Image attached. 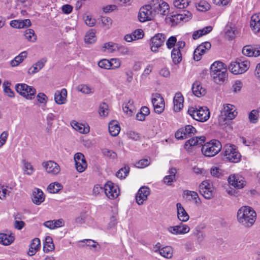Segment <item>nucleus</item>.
I'll list each match as a JSON object with an SVG mask.
<instances>
[{
	"instance_id": "4468645a",
	"label": "nucleus",
	"mask_w": 260,
	"mask_h": 260,
	"mask_svg": "<svg viewBox=\"0 0 260 260\" xmlns=\"http://www.w3.org/2000/svg\"><path fill=\"white\" fill-rule=\"evenodd\" d=\"M74 159L77 171L79 173L83 172L87 167L84 155L82 153L78 152L74 155Z\"/></svg>"
},
{
	"instance_id": "7ed1b4c3",
	"label": "nucleus",
	"mask_w": 260,
	"mask_h": 260,
	"mask_svg": "<svg viewBox=\"0 0 260 260\" xmlns=\"http://www.w3.org/2000/svg\"><path fill=\"white\" fill-rule=\"evenodd\" d=\"M222 148L221 143L216 140H212L205 143L202 147V154L206 157H213L218 154Z\"/></svg>"
},
{
	"instance_id": "3c124183",
	"label": "nucleus",
	"mask_w": 260,
	"mask_h": 260,
	"mask_svg": "<svg viewBox=\"0 0 260 260\" xmlns=\"http://www.w3.org/2000/svg\"><path fill=\"white\" fill-rule=\"evenodd\" d=\"M173 4L177 8L183 9L188 5V2L187 0H174Z\"/></svg>"
},
{
	"instance_id": "f257e3e1",
	"label": "nucleus",
	"mask_w": 260,
	"mask_h": 260,
	"mask_svg": "<svg viewBox=\"0 0 260 260\" xmlns=\"http://www.w3.org/2000/svg\"><path fill=\"white\" fill-rule=\"evenodd\" d=\"M256 217L255 211L249 206H242L238 211V222L246 227H250L254 223Z\"/></svg>"
},
{
	"instance_id": "b1692460",
	"label": "nucleus",
	"mask_w": 260,
	"mask_h": 260,
	"mask_svg": "<svg viewBox=\"0 0 260 260\" xmlns=\"http://www.w3.org/2000/svg\"><path fill=\"white\" fill-rule=\"evenodd\" d=\"M176 206L178 219L182 222L187 221L189 219V216L184 208L182 207V205L180 203H178L176 205Z\"/></svg>"
},
{
	"instance_id": "f3484780",
	"label": "nucleus",
	"mask_w": 260,
	"mask_h": 260,
	"mask_svg": "<svg viewBox=\"0 0 260 260\" xmlns=\"http://www.w3.org/2000/svg\"><path fill=\"white\" fill-rule=\"evenodd\" d=\"M150 194L149 188L147 186L141 187L136 196V202L139 205H142L143 202L147 200V197Z\"/></svg>"
},
{
	"instance_id": "0eeeda50",
	"label": "nucleus",
	"mask_w": 260,
	"mask_h": 260,
	"mask_svg": "<svg viewBox=\"0 0 260 260\" xmlns=\"http://www.w3.org/2000/svg\"><path fill=\"white\" fill-rule=\"evenodd\" d=\"M224 155L227 159L232 162H238L240 160L241 155L234 145H226L225 147Z\"/></svg>"
},
{
	"instance_id": "6e6552de",
	"label": "nucleus",
	"mask_w": 260,
	"mask_h": 260,
	"mask_svg": "<svg viewBox=\"0 0 260 260\" xmlns=\"http://www.w3.org/2000/svg\"><path fill=\"white\" fill-rule=\"evenodd\" d=\"M200 193L206 199H210L213 196L214 188L208 180L203 181L199 185Z\"/></svg>"
},
{
	"instance_id": "58836bf2",
	"label": "nucleus",
	"mask_w": 260,
	"mask_h": 260,
	"mask_svg": "<svg viewBox=\"0 0 260 260\" xmlns=\"http://www.w3.org/2000/svg\"><path fill=\"white\" fill-rule=\"evenodd\" d=\"M169 175L166 176L164 178V181L166 184L170 185L174 181L176 173L175 168H171L169 171Z\"/></svg>"
},
{
	"instance_id": "4d7b16f0",
	"label": "nucleus",
	"mask_w": 260,
	"mask_h": 260,
	"mask_svg": "<svg viewBox=\"0 0 260 260\" xmlns=\"http://www.w3.org/2000/svg\"><path fill=\"white\" fill-rule=\"evenodd\" d=\"M150 163V159L144 158L137 162L136 167L139 168H144L149 166Z\"/></svg>"
},
{
	"instance_id": "0e129e2a",
	"label": "nucleus",
	"mask_w": 260,
	"mask_h": 260,
	"mask_svg": "<svg viewBox=\"0 0 260 260\" xmlns=\"http://www.w3.org/2000/svg\"><path fill=\"white\" fill-rule=\"evenodd\" d=\"M31 249L39 250L41 246L40 240L39 238H36L32 240L30 245Z\"/></svg>"
},
{
	"instance_id": "09e8293b",
	"label": "nucleus",
	"mask_w": 260,
	"mask_h": 260,
	"mask_svg": "<svg viewBox=\"0 0 260 260\" xmlns=\"http://www.w3.org/2000/svg\"><path fill=\"white\" fill-rule=\"evenodd\" d=\"M184 99H173L174 110L175 112L179 111L183 106Z\"/></svg>"
},
{
	"instance_id": "79ce46f5",
	"label": "nucleus",
	"mask_w": 260,
	"mask_h": 260,
	"mask_svg": "<svg viewBox=\"0 0 260 260\" xmlns=\"http://www.w3.org/2000/svg\"><path fill=\"white\" fill-rule=\"evenodd\" d=\"M61 185L60 183H51L50 184L48 187V191L51 193H55L58 192L61 189Z\"/></svg>"
},
{
	"instance_id": "2f4dec72",
	"label": "nucleus",
	"mask_w": 260,
	"mask_h": 260,
	"mask_svg": "<svg viewBox=\"0 0 260 260\" xmlns=\"http://www.w3.org/2000/svg\"><path fill=\"white\" fill-rule=\"evenodd\" d=\"M192 92L196 96L200 98L204 96L206 92V90L203 88L200 85L194 83L192 86Z\"/></svg>"
},
{
	"instance_id": "8fccbe9b",
	"label": "nucleus",
	"mask_w": 260,
	"mask_h": 260,
	"mask_svg": "<svg viewBox=\"0 0 260 260\" xmlns=\"http://www.w3.org/2000/svg\"><path fill=\"white\" fill-rule=\"evenodd\" d=\"M95 33L92 31H88L86 34L84 38L85 43L91 44L95 41Z\"/></svg>"
},
{
	"instance_id": "bf43d9fd",
	"label": "nucleus",
	"mask_w": 260,
	"mask_h": 260,
	"mask_svg": "<svg viewBox=\"0 0 260 260\" xmlns=\"http://www.w3.org/2000/svg\"><path fill=\"white\" fill-rule=\"evenodd\" d=\"M110 64L109 60L107 59H102L98 63L100 68L105 69H110Z\"/></svg>"
},
{
	"instance_id": "72a5a7b5",
	"label": "nucleus",
	"mask_w": 260,
	"mask_h": 260,
	"mask_svg": "<svg viewBox=\"0 0 260 260\" xmlns=\"http://www.w3.org/2000/svg\"><path fill=\"white\" fill-rule=\"evenodd\" d=\"M27 53L26 51H23L16 56L14 59L11 60L10 64L12 67H17L21 63L25 58H26Z\"/></svg>"
},
{
	"instance_id": "c85d7f7f",
	"label": "nucleus",
	"mask_w": 260,
	"mask_h": 260,
	"mask_svg": "<svg viewBox=\"0 0 260 260\" xmlns=\"http://www.w3.org/2000/svg\"><path fill=\"white\" fill-rule=\"evenodd\" d=\"M159 253L164 257L170 259L173 255V248L170 246H166L162 248H159Z\"/></svg>"
},
{
	"instance_id": "412c9836",
	"label": "nucleus",
	"mask_w": 260,
	"mask_h": 260,
	"mask_svg": "<svg viewBox=\"0 0 260 260\" xmlns=\"http://www.w3.org/2000/svg\"><path fill=\"white\" fill-rule=\"evenodd\" d=\"M154 112L157 114L161 113L165 109L164 99H151Z\"/></svg>"
},
{
	"instance_id": "dca6fc26",
	"label": "nucleus",
	"mask_w": 260,
	"mask_h": 260,
	"mask_svg": "<svg viewBox=\"0 0 260 260\" xmlns=\"http://www.w3.org/2000/svg\"><path fill=\"white\" fill-rule=\"evenodd\" d=\"M229 184L237 189H241L245 185L244 178L238 174L231 175L228 178Z\"/></svg>"
},
{
	"instance_id": "338daca9",
	"label": "nucleus",
	"mask_w": 260,
	"mask_h": 260,
	"mask_svg": "<svg viewBox=\"0 0 260 260\" xmlns=\"http://www.w3.org/2000/svg\"><path fill=\"white\" fill-rule=\"evenodd\" d=\"M242 86L243 84L241 81L240 80H236L232 86V89L233 92H237L241 90Z\"/></svg>"
},
{
	"instance_id": "4be33fe9",
	"label": "nucleus",
	"mask_w": 260,
	"mask_h": 260,
	"mask_svg": "<svg viewBox=\"0 0 260 260\" xmlns=\"http://www.w3.org/2000/svg\"><path fill=\"white\" fill-rule=\"evenodd\" d=\"M45 200V196L43 192L39 188H36L32 193V201L37 205H39Z\"/></svg>"
},
{
	"instance_id": "20e7f679",
	"label": "nucleus",
	"mask_w": 260,
	"mask_h": 260,
	"mask_svg": "<svg viewBox=\"0 0 260 260\" xmlns=\"http://www.w3.org/2000/svg\"><path fill=\"white\" fill-rule=\"evenodd\" d=\"M250 67V62L242 58H238L232 62L229 67V70L234 74L238 75L245 72Z\"/></svg>"
},
{
	"instance_id": "de8ad7c7",
	"label": "nucleus",
	"mask_w": 260,
	"mask_h": 260,
	"mask_svg": "<svg viewBox=\"0 0 260 260\" xmlns=\"http://www.w3.org/2000/svg\"><path fill=\"white\" fill-rule=\"evenodd\" d=\"M196 7L199 11L205 12L210 9V5L206 1H201L198 4Z\"/></svg>"
},
{
	"instance_id": "69168bd1",
	"label": "nucleus",
	"mask_w": 260,
	"mask_h": 260,
	"mask_svg": "<svg viewBox=\"0 0 260 260\" xmlns=\"http://www.w3.org/2000/svg\"><path fill=\"white\" fill-rule=\"evenodd\" d=\"M180 15H182V21L187 22L192 17V14L188 11H183L182 13H180Z\"/></svg>"
},
{
	"instance_id": "9d476101",
	"label": "nucleus",
	"mask_w": 260,
	"mask_h": 260,
	"mask_svg": "<svg viewBox=\"0 0 260 260\" xmlns=\"http://www.w3.org/2000/svg\"><path fill=\"white\" fill-rule=\"evenodd\" d=\"M197 132L196 129L191 125H186L179 129L175 133L177 139H184L191 137Z\"/></svg>"
},
{
	"instance_id": "cd10ccee",
	"label": "nucleus",
	"mask_w": 260,
	"mask_h": 260,
	"mask_svg": "<svg viewBox=\"0 0 260 260\" xmlns=\"http://www.w3.org/2000/svg\"><path fill=\"white\" fill-rule=\"evenodd\" d=\"M108 128L110 134L113 137L117 136L120 131V127L117 121L111 120L109 123Z\"/></svg>"
},
{
	"instance_id": "5701e85b",
	"label": "nucleus",
	"mask_w": 260,
	"mask_h": 260,
	"mask_svg": "<svg viewBox=\"0 0 260 260\" xmlns=\"http://www.w3.org/2000/svg\"><path fill=\"white\" fill-rule=\"evenodd\" d=\"M72 127L76 131L81 134H87L90 131V127L88 125H85L73 120L71 122Z\"/></svg>"
},
{
	"instance_id": "603ef678",
	"label": "nucleus",
	"mask_w": 260,
	"mask_h": 260,
	"mask_svg": "<svg viewBox=\"0 0 260 260\" xmlns=\"http://www.w3.org/2000/svg\"><path fill=\"white\" fill-rule=\"evenodd\" d=\"M78 91H80L83 93L88 94L92 92V89L86 84H80L76 87Z\"/></svg>"
},
{
	"instance_id": "ea45409f",
	"label": "nucleus",
	"mask_w": 260,
	"mask_h": 260,
	"mask_svg": "<svg viewBox=\"0 0 260 260\" xmlns=\"http://www.w3.org/2000/svg\"><path fill=\"white\" fill-rule=\"evenodd\" d=\"M25 38L29 42H35L37 40V35L32 29H27L24 31Z\"/></svg>"
},
{
	"instance_id": "bb28decb",
	"label": "nucleus",
	"mask_w": 260,
	"mask_h": 260,
	"mask_svg": "<svg viewBox=\"0 0 260 260\" xmlns=\"http://www.w3.org/2000/svg\"><path fill=\"white\" fill-rule=\"evenodd\" d=\"M182 15L179 14H174L171 15L170 17L166 18V21L167 23L171 26L177 25L181 21H182Z\"/></svg>"
},
{
	"instance_id": "39448f33",
	"label": "nucleus",
	"mask_w": 260,
	"mask_h": 260,
	"mask_svg": "<svg viewBox=\"0 0 260 260\" xmlns=\"http://www.w3.org/2000/svg\"><path fill=\"white\" fill-rule=\"evenodd\" d=\"M188 113L193 119L199 121H206L210 117V112L207 107H200L199 109L190 107Z\"/></svg>"
},
{
	"instance_id": "423d86ee",
	"label": "nucleus",
	"mask_w": 260,
	"mask_h": 260,
	"mask_svg": "<svg viewBox=\"0 0 260 260\" xmlns=\"http://www.w3.org/2000/svg\"><path fill=\"white\" fill-rule=\"evenodd\" d=\"M150 4L155 16L157 14L165 16L169 13L168 4L162 0H152Z\"/></svg>"
},
{
	"instance_id": "f03ea898",
	"label": "nucleus",
	"mask_w": 260,
	"mask_h": 260,
	"mask_svg": "<svg viewBox=\"0 0 260 260\" xmlns=\"http://www.w3.org/2000/svg\"><path fill=\"white\" fill-rule=\"evenodd\" d=\"M237 115L235 107L231 104L223 106L221 114L219 116L218 121L220 125L228 124L230 120L234 119Z\"/></svg>"
},
{
	"instance_id": "13d9d810",
	"label": "nucleus",
	"mask_w": 260,
	"mask_h": 260,
	"mask_svg": "<svg viewBox=\"0 0 260 260\" xmlns=\"http://www.w3.org/2000/svg\"><path fill=\"white\" fill-rule=\"evenodd\" d=\"M235 31L234 28L231 26H227L225 29V35L230 40H232L235 37Z\"/></svg>"
},
{
	"instance_id": "c9c22d12",
	"label": "nucleus",
	"mask_w": 260,
	"mask_h": 260,
	"mask_svg": "<svg viewBox=\"0 0 260 260\" xmlns=\"http://www.w3.org/2000/svg\"><path fill=\"white\" fill-rule=\"evenodd\" d=\"M184 194L187 197H190L196 205L199 206L201 205L202 202L197 192L186 190L184 191Z\"/></svg>"
},
{
	"instance_id": "c03bdc74",
	"label": "nucleus",
	"mask_w": 260,
	"mask_h": 260,
	"mask_svg": "<svg viewBox=\"0 0 260 260\" xmlns=\"http://www.w3.org/2000/svg\"><path fill=\"white\" fill-rule=\"evenodd\" d=\"M259 117V111L257 110H253L249 114L248 118L252 123H256Z\"/></svg>"
},
{
	"instance_id": "6e6d98bb",
	"label": "nucleus",
	"mask_w": 260,
	"mask_h": 260,
	"mask_svg": "<svg viewBox=\"0 0 260 260\" xmlns=\"http://www.w3.org/2000/svg\"><path fill=\"white\" fill-rule=\"evenodd\" d=\"M99 114L102 116H106L108 114V106L105 103H103L100 106Z\"/></svg>"
},
{
	"instance_id": "a19ab883",
	"label": "nucleus",
	"mask_w": 260,
	"mask_h": 260,
	"mask_svg": "<svg viewBox=\"0 0 260 260\" xmlns=\"http://www.w3.org/2000/svg\"><path fill=\"white\" fill-rule=\"evenodd\" d=\"M222 69H225L224 67V64L220 61L214 62L210 67V74L212 73H217Z\"/></svg>"
},
{
	"instance_id": "052dcab7",
	"label": "nucleus",
	"mask_w": 260,
	"mask_h": 260,
	"mask_svg": "<svg viewBox=\"0 0 260 260\" xmlns=\"http://www.w3.org/2000/svg\"><path fill=\"white\" fill-rule=\"evenodd\" d=\"M116 50L122 55H128L129 50L127 47L123 45H117Z\"/></svg>"
},
{
	"instance_id": "49530a36",
	"label": "nucleus",
	"mask_w": 260,
	"mask_h": 260,
	"mask_svg": "<svg viewBox=\"0 0 260 260\" xmlns=\"http://www.w3.org/2000/svg\"><path fill=\"white\" fill-rule=\"evenodd\" d=\"M211 47V44L209 42H205L197 47L198 51L199 50L203 54L206 53Z\"/></svg>"
},
{
	"instance_id": "f704fd0d",
	"label": "nucleus",
	"mask_w": 260,
	"mask_h": 260,
	"mask_svg": "<svg viewBox=\"0 0 260 260\" xmlns=\"http://www.w3.org/2000/svg\"><path fill=\"white\" fill-rule=\"evenodd\" d=\"M212 30V27L211 26H206L205 28L196 30L193 32L192 34V38L193 40H196L202 37L203 35H206L210 32Z\"/></svg>"
},
{
	"instance_id": "680f3d73",
	"label": "nucleus",
	"mask_w": 260,
	"mask_h": 260,
	"mask_svg": "<svg viewBox=\"0 0 260 260\" xmlns=\"http://www.w3.org/2000/svg\"><path fill=\"white\" fill-rule=\"evenodd\" d=\"M177 39L174 36L170 37L166 42V45L169 49H171L176 45Z\"/></svg>"
},
{
	"instance_id": "9b49d317",
	"label": "nucleus",
	"mask_w": 260,
	"mask_h": 260,
	"mask_svg": "<svg viewBox=\"0 0 260 260\" xmlns=\"http://www.w3.org/2000/svg\"><path fill=\"white\" fill-rule=\"evenodd\" d=\"M15 89L21 96L27 98L28 96H34L36 93V89L25 83L17 84Z\"/></svg>"
},
{
	"instance_id": "e2e57ef3",
	"label": "nucleus",
	"mask_w": 260,
	"mask_h": 260,
	"mask_svg": "<svg viewBox=\"0 0 260 260\" xmlns=\"http://www.w3.org/2000/svg\"><path fill=\"white\" fill-rule=\"evenodd\" d=\"M101 21L104 26H105L107 28H109L112 24V19L107 17H102L101 18Z\"/></svg>"
},
{
	"instance_id": "aec40b11",
	"label": "nucleus",
	"mask_w": 260,
	"mask_h": 260,
	"mask_svg": "<svg viewBox=\"0 0 260 260\" xmlns=\"http://www.w3.org/2000/svg\"><path fill=\"white\" fill-rule=\"evenodd\" d=\"M43 164H44V167L48 173L56 175L60 171L59 166L53 161H48Z\"/></svg>"
},
{
	"instance_id": "e433bc0d",
	"label": "nucleus",
	"mask_w": 260,
	"mask_h": 260,
	"mask_svg": "<svg viewBox=\"0 0 260 260\" xmlns=\"http://www.w3.org/2000/svg\"><path fill=\"white\" fill-rule=\"evenodd\" d=\"M14 240V237L4 233H0V243L4 245H9Z\"/></svg>"
},
{
	"instance_id": "2eb2a0df",
	"label": "nucleus",
	"mask_w": 260,
	"mask_h": 260,
	"mask_svg": "<svg viewBox=\"0 0 260 260\" xmlns=\"http://www.w3.org/2000/svg\"><path fill=\"white\" fill-rule=\"evenodd\" d=\"M190 228L186 224L180 223L175 226H170L167 228V231L173 235H184L189 232Z\"/></svg>"
},
{
	"instance_id": "774afa93",
	"label": "nucleus",
	"mask_w": 260,
	"mask_h": 260,
	"mask_svg": "<svg viewBox=\"0 0 260 260\" xmlns=\"http://www.w3.org/2000/svg\"><path fill=\"white\" fill-rule=\"evenodd\" d=\"M67 96V90L65 88L62 89L61 90H57L54 93V98H66Z\"/></svg>"
},
{
	"instance_id": "a878e982",
	"label": "nucleus",
	"mask_w": 260,
	"mask_h": 260,
	"mask_svg": "<svg viewBox=\"0 0 260 260\" xmlns=\"http://www.w3.org/2000/svg\"><path fill=\"white\" fill-rule=\"evenodd\" d=\"M205 138L204 137H193L189 140H187L184 145L185 149H189L190 146H195L197 145H202L204 142Z\"/></svg>"
},
{
	"instance_id": "a211bd4d",
	"label": "nucleus",
	"mask_w": 260,
	"mask_h": 260,
	"mask_svg": "<svg viewBox=\"0 0 260 260\" xmlns=\"http://www.w3.org/2000/svg\"><path fill=\"white\" fill-rule=\"evenodd\" d=\"M211 76L213 78L215 82L217 84L223 83L228 79V73L226 69H222L218 72L211 73Z\"/></svg>"
},
{
	"instance_id": "6ab92c4d",
	"label": "nucleus",
	"mask_w": 260,
	"mask_h": 260,
	"mask_svg": "<svg viewBox=\"0 0 260 260\" xmlns=\"http://www.w3.org/2000/svg\"><path fill=\"white\" fill-rule=\"evenodd\" d=\"M242 53L248 57H256L260 55V46L253 47L251 45L244 46L242 49Z\"/></svg>"
},
{
	"instance_id": "37998d69",
	"label": "nucleus",
	"mask_w": 260,
	"mask_h": 260,
	"mask_svg": "<svg viewBox=\"0 0 260 260\" xmlns=\"http://www.w3.org/2000/svg\"><path fill=\"white\" fill-rule=\"evenodd\" d=\"M129 168L128 166H125L121 168L116 174V176L118 178H125L129 173Z\"/></svg>"
},
{
	"instance_id": "f8f14e48",
	"label": "nucleus",
	"mask_w": 260,
	"mask_h": 260,
	"mask_svg": "<svg viewBox=\"0 0 260 260\" xmlns=\"http://www.w3.org/2000/svg\"><path fill=\"white\" fill-rule=\"evenodd\" d=\"M104 189L106 196L111 199L117 198L119 194L118 187L111 181H108L105 184Z\"/></svg>"
},
{
	"instance_id": "864d4df0",
	"label": "nucleus",
	"mask_w": 260,
	"mask_h": 260,
	"mask_svg": "<svg viewBox=\"0 0 260 260\" xmlns=\"http://www.w3.org/2000/svg\"><path fill=\"white\" fill-rule=\"evenodd\" d=\"M117 44H114L111 42L106 43L104 44L103 48L104 51H106V50H108L109 52H112L116 50V47Z\"/></svg>"
},
{
	"instance_id": "a18cd8bd",
	"label": "nucleus",
	"mask_w": 260,
	"mask_h": 260,
	"mask_svg": "<svg viewBox=\"0 0 260 260\" xmlns=\"http://www.w3.org/2000/svg\"><path fill=\"white\" fill-rule=\"evenodd\" d=\"M22 162L24 166V171L28 175H31L34 172V169L31 164L26 160H23Z\"/></svg>"
},
{
	"instance_id": "473e14b6",
	"label": "nucleus",
	"mask_w": 260,
	"mask_h": 260,
	"mask_svg": "<svg viewBox=\"0 0 260 260\" xmlns=\"http://www.w3.org/2000/svg\"><path fill=\"white\" fill-rule=\"evenodd\" d=\"M54 249V245L52 239L50 236H47L43 243V250L45 252H49Z\"/></svg>"
},
{
	"instance_id": "1a4fd4ad",
	"label": "nucleus",
	"mask_w": 260,
	"mask_h": 260,
	"mask_svg": "<svg viewBox=\"0 0 260 260\" xmlns=\"http://www.w3.org/2000/svg\"><path fill=\"white\" fill-rule=\"evenodd\" d=\"M155 17L153 13L152 8L150 4L142 7L139 11L138 18L141 22H144L146 21L152 20Z\"/></svg>"
},
{
	"instance_id": "ddd939ff",
	"label": "nucleus",
	"mask_w": 260,
	"mask_h": 260,
	"mask_svg": "<svg viewBox=\"0 0 260 260\" xmlns=\"http://www.w3.org/2000/svg\"><path fill=\"white\" fill-rule=\"evenodd\" d=\"M166 40V36L163 34H156L151 39V50L154 53L158 51V48L163 45Z\"/></svg>"
},
{
	"instance_id": "5fc2aeb1",
	"label": "nucleus",
	"mask_w": 260,
	"mask_h": 260,
	"mask_svg": "<svg viewBox=\"0 0 260 260\" xmlns=\"http://www.w3.org/2000/svg\"><path fill=\"white\" fill-rule=\"evenodd\" d=\"M110 69H116L119 68L121 66V60L119 58H113L109 60Z\"/></svg>"
},
{
	"instance_id": "7c9ffc66",
	"label": "nucleus",
	"mask_w": 260,
	"mask_h": 260,
	"mask_svg": "<svg viewBox=\"0 0 260 260\" xmlns=\"http://www.w3.org/2000/svg\"><path fill=\"white\" fill-rule=\"evenodd\" d=\"M133 103L134 102L133 100L127 99V101L125 102L122 105V109L124 112L128 116H131L135 110Z\"/></svg>"
},
{
	"instance_id": "4c0bfd02",
	"label": "nucleus",
	"mask_w": 260,
	"mask_h": 260,
	"mask_svg": "<svg viewBox=\"0 0 260 260\" xmlns=\"http://www.w3.org/2000/svg\"><path fill=\"white\" fill-rule=\"evenodd\" d=\"M171 57L175 64L180 63L182 60L181 51L179 49H176V48H174L171 52Z\"/></svg>"
},
{
	"instance_id": "c756f323",
	"label": "nucleus",
	"mask_w": 260,
	"mask_h": 260,
	"mask_svg": "<svg viewBox=\"0 0 260 260\" xmlns=\"http://www.w3.org/2000/svg\"><path fill=\"white\" fill-rule=\"evenodd\" d=\"M250 26L256 32L260 31V13L255 14L252 16Z\"/></svg>"
},
{
	"instance_id": "393cba45",
	"label": "nucleus",
	"mask_w": 260,
	"mask_h": 260,
	"mask_svg": "<svg viewBox=\"0 0 260 260\" xmlns=\"http://www.w3.org/2000/svg\"><path fill=\"white\" fill-rule=\"evenodd\" d=\"M46 62V59H41L28 69V74L31 75L38 73L44 67Z\"/></svg>"
}]
</instances>
